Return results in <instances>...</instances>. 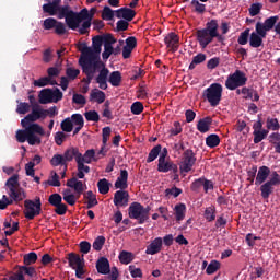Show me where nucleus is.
Instances as JSON below:
<instances>
[{
    "instance_id": "obj_1",
    "label": "nucleus",
    "mask_w": 280,
    "mask_h": 280,
    "mask_svg": "<svg viewBox=\"0 0 280 280\" xmlns=\"http://www.w3.org/2000/svg\"><path fill=\"white\" fill-rule=\"evenodd\" d=\"M86 56L88 57L79 59V65L82 68L83 73L86 75V78L82 79V82H84V84H91L95 75V71L101 69L98 71V75L96 77V84H98L102 91H106V89H108V74L110 73V70H108L106 65H104L102 61H89V58H91V52H86Z\"/></svg>"
},
{
    "instance_id": "obj_2",
    "label": "nucleus",
    "mask_w": 280,
    "mask_h": 280,
    "mask_svg": "<svg viewBox=\"0 0 280 280\" xmlns=\"http://www.w3.org/2000/svg\"><path fill=\"white\" fill-rule=\"evenodd\" d=\"M7 195L2 196V199H0V209L3 211L4 209H8L9 205H19V202H22V200H25L27 198V192H25V189L21 187V184L19 183V174L12 175L7 182Z\"/></svg>"
},
{
    "instance_id": "obj_3",
    "label": "nucleus",
    "mask_w": 280,
    "mask_h": 280,
    "mask_svg": "<svg viewBox=\"0 0 280 280\" xmlns=\"http://www.w3.org/2000/svg\"><path fill=\"white\" fill-rule=\"evenodd\" d=\"M15 133V139L18 143H25L27 141L28 145H40L43 140L40 137H45V129L40 125H31L30 127H23Z\"/></svg>"
},
{
    "instance_id": "obj_4",
    "label": "nucleus",
    "mask_w": 280,
    "mask_h": 280,
    "mask_svg": "<svg viewBox=\"0 0 280 280\" xmlns=\"http://www.w3.org/2000/svg\"><path fill=\"white\" fill-rule=\"evenodd\" d=\"M102 45H104V39L102 35H96L92 38V47H83L81 49V57L80 58H88L89 62H102L100 60V54H102ZM91 52V57L86 54Z\"/></svg>"
},
{
    "instance_id": "obj_5",
    "label": "nucleus",
    "mask_w": 280,
    "mask_h": 280,
    "mask_svg": "<svg viewBox=\"0 0 280 280\" xmlns=\"http://www.w3.org/2000/svg\"><path fill=\"white\" fill-rule=\"evenodd\" d=\"M67 187H70V189H74V192L77 194L78 197H75L74 194L65 196V202L67 205H70V207H73L80 196L84 194V190L86 189V184H84L82 180H79L78 177H72L67 180Z\"/></svg>"
},
{
    "instance_id": "obj_6",
    "label": "nucleus",
    "mask_w": 280,
    "mask_h": 280,
    "mask_svg": "<svg viewBox=\"0 0 280 280\" xmlns=\"http://www.w3.org/2000/svg\"><path fill=\"white\" fill-rule=\"evenodd\" d=\"M129 218L138 220L139 224H145L150 220V207H143L140 202H132L128 208Z\"/></svg>"
},
{
    "instance_id": "obj_7",
    "label": "nucleus",
    "mask_w": 280,
    "mask_h": 280,
    "mask_svg": "<svg viewBox=\"0 0 280 280\" xmlns=\"http://www.w3.org/2000/svg\"><path fill=\"white\" fill-rule=\"evenodd\" d=\"M222 84L212 83L203 91V97L207 100V102H209L210 106L215 108V106H219L220 102H222Z\"/></svg>"
},
{
    "instance_id": "obj_8",
    "label": "nucleus",
    "mask_w": 280,
    "mask_h": 280,
    "mask_svg": "<svg viewBox=\"0 0 280 280\" xmlns=\"http://www.w3.org/2000/svg\"><path fill=\"white\" fill-rule=\"evenodd\" d=\"M248 82V77L242 70H235L234 73L230 74L225 80V86L229 91H235L240 86H246Z\"/></svg>"
},
{
    "instance_id": "obj_9",
    "label": "nucleus",
    "mask_w": 280,
    "mask_h": 280,
    "mask_svg": "<svg viewBox=\"0 0 280 280\" xmlns=\"http://www.w3.org/2000/svg\"><path fill=\"white\" fill-rule=\"evenodd\" d=\"M24 217L26 220H34L36 215H40L43 211V202H40V197H35V201L32 199H26L24 201Z\"/></svg>"
},
{
    "instance_id": "obj_10",
    "label": "nucleus",
    "mask_w": 280,
    "mask_h": 280,
    "mask_svg": "<svg viewBox=\"0 0 280 280\" xmlns=\"http://www.w3.org/2000/svg\"><path fill=\"white\" fill-rule=\"evenodd\" d=\"M198 159L196 158V154L194 153V150L186 149L184 153L182 154V161L179 163V171L182 174H189L194 170V165H196V162Z\"/></svg>"
},
{
    "instance_id": "obj_11",
    "label": "nucleus",
    "mask_w": 280,
    "mask_h": 280,
    "mask_svg": "<svg viewBox=\"0 0 280 280\" xmlns=\"http://www.w3.org/2000/svg\"><path fill=\"white\" fill-rule=\"evenodd\" d=\"M89 19V9H82L80 12L72 11L68 18H66V25L69 30H78L82 21Z\"/></svg>"
},
{
    "instance_id": "obj_12",
    "label": "nucleus",
    "mask_w": 280,
    "mask_h": 280,
    "mask_svg": "<svg viewBox=\"0 0 280 280\" xmlns=\"http://www.w3.org/2000/svg\"><path fill=\"white\" fill-rule=\"evenodd\" d=\"M38 119H43V116L40 114V105H34L31 114L26 115L21 120V126L22 128H30V126L37 125L34 121H38Z\"/></svg>"
},
{
    "instance_id": "obj_13",
    "label": "nucleus",
    "mask_w": 280,
    "mask_h": 280,
    "mask_svg": "<svg viewBox=\"0 0 280 280\" xmlns=\"http://www.w3.org/2000/svg\"><path fill=\"white\" fill-rule=\"evenodd\" d=\"M196 38L199 47H201V49H207V47L213 43V33H210L205 28H200L196 31Z\"/></svg>"
},
{
    "instance_id": "obj_14",
    "label": "nucleus",
    "mask_w": 280,
    "mask_h": 280,
    "mask_svg": "<svg viewBox=\"0 0 280 280\" xmlns=\"http://www.w3.org/2000/svg\"><path fill=\"white\" fill-rule=\"evenodd\" d=\"M164 43H165L166 47L170 49V51H172L174 54V52L178 51V47H179L178 44L180 43V37H178V35H176V33L171 32L164 38Z\"/></svg>"
},
{
    "instance_id": "obj_15",
    "label": "nucleus",
    "mask_w": 280,
    "mask_h": 280,
    "mask_svg": "<svg viewBox=\"0 0 280 280\" xmlns=\"http://www.w3.org/2000/svg\"><path fill=\"white\" fill-rule=\"evenodd\" d=\"M130 201V194L126 190H117L114 194V205L115 207H128Z\"/></svg>"
},
{
    "instance_id": "obj_16",
    "label": "nucleus",
    "mask_w": 280,
    "mask_h": 280,
    "mask_svg": "<svg viewBox=\"0 0 280 280\" xmlns=\"http://www.w3.org/2000/svg\"><path fill=\"white\" fill-rule=\"evenodd\" d=\"M158 172L167 174V172H173V174H178V165L172 161L159 160Z\"/></svg>"
},
{
    "instance_id": "obj_17",
    "label": "nucleus",
    "mask_w": 280,
    "mask_h": 280,
    "mask_svg": "<svg viewBox=\"0 0 280 280\" xmlns=\"http://www.w3.org/2000/svg\"><path fill=\"white\" fill-rule=\"evenodd\" d=\"M163 250V238L155 237L145 249V255H159V253Z\"/></svg>"
},
{
    "instance_id": "obj_18",
    "label": "nucleus",
    "mask_w": 280,
    "mask_h": 280,
    "mask_svg": "<svg viewBox=\"0 0 280 280\" xmlns=\"http://www.w3.org/2000/svg\"><path fill=\"white\" fill-rule=\"evenodd\" d=\"M275 187H278L277 184L270 182V179L260 184L261 198L264 200H268V198H270V196H272V194H275Z\"/></svg>"
},
{
    "instance_id": "obj_19",
    "label": "nucleus",
    "mask_w": 280,
    "mask_h": 280,
    "mask_svg": "<svg viewBox=\"0 0 280 280\" xmlns=\"http://www.w3.org/2000/svg\"><path fill=\"white\" fill-rule=\"evenodd\" d=\"M270 176V167L260 166L256 174L255 185L259 187V185H264V183L268 182V177Z\"/></svg>"
},
{
    "instance_id": "obj_20",
    "label": "nucleus",
    "mask_w": 280,
    "mask_h": 280,
    "mask_svg": "<svg viewBox=\"0 0 280 280\" xmlns=\"http://www.w3.org/2000/svg\"><path fill=\"white\" fill-rule=\"evenodd\" d=\"M117 19H124L125 21H133L135 16H137V12L130 8H120L115 11Z\"/></svg>"
},
{
    "instance_id": "obj_21",
    "label": "nucleus",
    "mask_w": 280,
    "mask_h": 280,
    "mask_svg": "<svg viewBox=\"0 0 280 280\" xmlns=\"http://www.w3.org/2000/svg\"><path fill=\"white\" fill-rule=\"evenodd\" d=\"M114 187L120 190L128 189V172L126 170H120V175L117 177Z\"/></svg>"
},
{
    "instance_id": "obj_22",
    "label": "nucleus",
    "mask_w": 280,
    "mask_h": 280,
    "mask_svg": "<svg viewBox=\"0 0 280 280\" xmlns=\"http://www.w3.org/2000/svg\"><path fill=\"white\" fill-rule=\"evenodd\" d=\"M96 270L98 275H110V261H108V258L101 257L96 261Z\"/></svg>"
},
{
    "instance_id": "obj_23",
    "label": "nucleus",
    "mask_w": 280,
    "mask_h": 280,
    "mask_svg": "<svg viewBox=\"0 0 280 280\" xmlns=\"http://www.w3.org/2000/svg\"><path fill=\"white\" fill-rule=\"evenodd\" d=\"M213 125V118L211 116H207L205 118L199 119L197 122V130L205 135V132H209L211 130V126Z\"/></svg>"
},
{
    "instance_id": "obj_24",
    "label": "nucleus",
    "mask_w": 280,
    "mask_h": 280,
    "mask_svg": "<svg viewBox=\"0 0 280 280\" xmlns=\"http://www.w3.org/2000/svg\"><path fill=\"white\" fill-rule=\"evenodd\" d=\"M80 156H81L80 149L73 148V147L69 148L63 153V159H66V163H71L73 159L78 163V160L80 161Z\"/></svg>"
},
{
    "instance_id": "obj_25",
    "label": "nucleus",
    "mask_w": 280,
    "mask_h": 280,
    "mask_svg": "<svg viewBox=\"0 0 280 280\" xmlns=\"http://www.w3.org/2000/svg\"><path fill=\"white\" fill-rule=\"evenodd\" d=\"M60 0H52V2H48L43 5V11L50 16H56L58 14V5H60Z\"/></svg>"
},
{
    "instance_id": "obj_26",
    "label": "nucleus",
    "mask_w": 280,
    "mask_h": 280,
    "mask_svg": "<svg viewBox=\"0 0 280 280\" xmlns=\"http://www.w3.org/2000/svg\"><path fill=\"white\" fill-rule=\"evenodd\" d=\"M68 261H69V266H70V268H72V270L84 265V258H81L80 255H78L75 253L68 254Z\"/></svg>"
},
{
    "instance_id": "obj_27",
    "label": "nucleus",
    "mask_w": 280,
    "mask_h": 280,
    "mask_svg": "<svg viewBox=\"0 0 280 280\" xmlns=\"http://www.w3.org/2000/svg\"><path fill=\"white\" fill-rule=\"evenodd\" d=\"M242 95L243 100H252V102H259V93H257V90L244 86L242 88Z\"/></svg>"
},
{
    "instance_id": "obj_28",
    "label": "nucleus",
    "mask_w": 280,
    "mask_h": 280,
    "mask_svg": "<svg viewBox=\"0 0 280 280\" xmlns=\"http://www.w3.org/2000/svg\"><path fill=\"white\" fill-rule=\"evenodd\" d=\"M54 102L52 98V90L47 88L39 92V104H51Z\"/></svg>"
},
{
    "instance_id": "obj_29",
    "label": "nucleus",
    "mask_w": 280,
    "mask_h": 280,
    "mask_svg": "<svg viewBox=\"0 0 280 280\" xmlns=\"http://www.w3.org/2000/svg\"><path fill=\"white\" fill-rule=\"evenodd\" d=\"M84 200H86V209H93V207H97V196L93 194L92 190H89L83 195Z\"/></svg>"
},
{
    "instance_id": "obj_30",
    "label": "nucleus",
    "mask_w": 280,
    "mask_h": 280,
    "mask_svg": "<svg viewBox=\"0 0 280 280\" xmlns=\"http://www.w3.org/2000/svg\"><path fill=\"white\" fill-rule=\"evenodd\" d=\"M50 165H52V167H58L60 165L61 167H65V172H67L68 164L62 154H55L50 160Z\"/></svg>"
},
{
    "instance_id": "obj_31",
    "label": "nucleus",
    "mask_w": 280,
    "mask_h": 280,
    "mask_svg": "<svg viewBox=\"0 0 280 280\" xmlns=\"http://www.w3.org/2000/svg\"><path fill=\"white\" fill-rule=\"evenodd\" d=\"M90 100L97 102V104H104L106 102V93L104 91L94 89L90 93Z\"/></svg>"
},
{
    "instance_id": "obj_32",
    "label": "nucleus",
    "mask_w": 280,
    "mask_h": 280,
    "mask_svg": "<svg viewBox=\"0 0 280 280\" xmlns=\"http://www.w3.org/2000/svg\"><path fill=\"white\" fill-rule=\"evenodd\" d=\"M249 45L254 49L261 47V45H264V37H261V35H258L257 33L253 32L249 35Z\"/></svg>"
},
{
    "instance_id": "obj_33",
    "label": "nucleus",
    "mask_w": 280,
    "mask_h": 280,
    "mask_svg": "<svg viewBox=\"0 0 280 280\" xmlns=\"http://www.w3.org/2000/svg\"><path fill=\"white\" fill-rule=\"evenodd\" d=\"M107 81L112 86H121V72L120 71H113L109 77H107Z\"/></svg>"
},
{
    "instance_id": "obj_34",
    "label": "nucleus",
    "mask_w": 280,
    "mask_h": 280,
    "mask_svg": "<svg viewBox=\"0 0 280 280\" xmlns=\"http://www.w3.org/2000/svg\"><path fill=\"white\" fill-rule=\"evenodd\" d=\"M118 259L120 264L128 266V264H132V261L135 260V254H132L131 252L122 250L120 252Z\"/></svg>"
},
{
    "instance_id": "obj_35",
    "label": "nucleus",
    "mask_w": 280,
    "mask_h": 280,
    "mask_svg": "<svg viewBox=\"0 0 280 280\" xmlns=\"http://www.w3.org/2000/svg\"><path fill=\"white\" fill-rule=\"evenodd\" d=\"M77 178H84V174H89V172H91V167L89 165H84V162H82V160H78L77 161Z\"/></svg>"
},
{
    "instance_id": "obj_36",
    "label": "nucleus",
    "mask_w": 280,
    "mask_h": 280,
    "mask_svg": "<svg viewBox=\"0 0 280 280\" xmlns=\"http://www.w3.org/2000/svg\"><path fill=\"white\" fill-rule=\"evenodd\" d=\"M175 218L177 222H182V220H185V213L187 212V206L185 203H178L175 206Z\"/></svg>"
},
{
    "instance_id": "obj_37",
    "label": "nucleus",
    "mask_w": 280,
    "mask_h": 280,
    "mask_svg": "<svg viewBox=\"0 0 280 280\" xmlns=\"http://www.w3.org/2000/svg\"><path fill=\"white\" fill-rule=\"evenodd\" d=\"M71 13H73V10H71V7H69V5H63L62 7L60 4L57 5V16H58V19H65V21H66V19Z\"/></svg>"
},
{
    "instance_id": "obj_38",
    "label": "nucleus",
    "mask_w": 280,
    "mask_h": 280,
    "mask_svg": "<svg viewBox=\"0 0 280 280\" xmlns=\"http://www.w3.org/2000/svg\"><path fill=\"white\" fill-rule=\"evenodd\" d=\"M97 188L100 194H102L103 196H106V194L110 191V183L106 178L100 179L97 182Z\"/></svg>"
},
{
    "instance_id": "obj_39",
    "label": "nucleus",
    "mask_w": 280,
    "mask_h": 280,
    "mask_svg": "<svg viewBox=\"0 0 280 280\" xmlns=\"http://www.w3.org/2000/svg\"><path fill=\"white\" fill-rule=\"evenodd\" d=\"M206 145L211 149L218 148V145H220V136L215 133L209 135L206 138Z\"/></svg>"
},
{
    "instance_id": "obj_40",
    "label": "nucleus",
    "mask_w": 280,
    "mask_h": 280,
    "mask_svg": "<svg viewBox=\"0 0 280 280\" xmlns=\"http://www.w3.org/2000/svg\"><path fill=\"white\" fill-rule=\"evenodd\" d=\"M39 112L42 114V119H46L47 117H56V115H58V108L56 106L44 109L43 106L39 105Z\"/></svg>"
},
{
    "instance_id": "obj_41",
    "label": "nucleus",
    "mask_w": 280,
    "mask_h": 280,
    "mask_svg": "<svg viewBox=\"0 0 280 280\" xmlns=\"http://www.w3.org/2000/svg\"><path fill=\"white\" fill-rule=\"evenodd\" d=\"M162 148L163 147H161V144H158L153 149H151L147 159V163H152L153 161H156V159H159V154H161Z\"/></svg>"
},
{
    "instance_id": "obj_42",
    "label": "nucleus",
    "mask_w": 280,
    "mask_h": 280,
    "mask_svg": "<svg viewBox=\"0 0 280 280\" xmlns=\"http://www.w3.org/2000/svg\"><path fill=\"white\" fill-rule=\"evenodd\" d=\"M205 60H207V55L199 52L197 56L192 58V61L189 65V70L194 71V69H196V65H202Z\"/></svg>"
},
{
    "instance_id": "obj_43",
    "label": "nucleus",
    "mask_w": 280,
    "mask_h": 280,
    "mask_svg": "<svg viewBox=\"0 0 280 280\" xmlns=\"http://www.w3.org/2000/svg\"><path fill=\"white\" fill-rule=\"evenodd\" d=\"M93 159H95V150L93 149L85 151L83 155L81 153L80 156V161L88 164L92 163Z\"/></svg>"
},
{
    "instance_id": "obj_44",
    "label": "nucleus",
    "mask_w": 280,
    "mask_h": 280,
    "mask_svg": "<svg viewBox=\"0 0 280 280\" xmlns=\"http://www.w3.org/2000/svg\"><path fill=\"white\" fill-rule=\"evenodd\" d=\"M24 266H32L35 261H38V255L34 252L25 254L23 257Z\"/></svg>"
},
{
    "instance_id": "obj_45",
    "label": "nucleus",
    "mask_w": 280,
    "mask_h": 280,
    "mask_svg": "<svg viewBox=\"0 0 280 280\" xmlns=\"http://www.w3.org/2000/svg\"><path fill=\"white\" fill-rule=\"evenodd\" d=\"M203 218L205 220H207L208 222H213L215 221V208L212 207H208L206 208L205 212H203Z\"/></svg>"
},
{
    "instance_id": "obj_46",
    "label": "nucleus",
    "mask_w": 280,
    "mask_h": 280,
    "mask_svg": "<svg viewBox=\"0 0 280 280\" xmlns=\"http://www.w3.org/2000/svg\"><path fill=\"white\" fill-rule=\"evenodd\" d=\"M115 19V11L110 9V7H104L102 12V20L103 21H113Z\"/></svg>"
},
{
    "instance_id": "obj_47",
    "label": "nucleus",
    "mask_w": 280,
    "mask_h": 280,
    "mask_svg": "<svg viewBox=\"0 0 280 280\" xmlns=\"http://www.w3.org/2000/svg\"><path fill=\"white\" fill-rule=\"evenodd\" d=\"M218 270H220V261L211 260L206 269V272H207V275H215V272H218Z\"/></svg>"
},
{
    "instance_id": "obj_48",
    "label": "nucleus",
    "mask_w": 280,
    "mask_h": 280,
    "mask_svg": "<svg viewBox=\"0 0 280 280\" xmlns=\"http://www.w3.org/2000/svg\"><path fill=\"white\" fill-rule=\"evenodd\" d=\"M61 130L63 132H73V121L71 120L70 117L61 121Z\"/></svg>"
},
{
    "instance_id": "obj_49",
    "label": "nucleus",
    "mask_w": 280,
    "mask_h": 280,
    "mask_svg": "<svg viewBox=\"0 0 280 280\" xmlns=\"http://www.w3.org/2000/svg\"><path fill=\"white\" fill-rule=\"evenodd\" d=\"M280 129L279 119L267 118V130H273L277 132Z\"/></svg>"
},
{
    "instance_id": "obj_50",
    "label": "nucleus",
    "mask_w": 280,
    "mask_h": 280,
    "mask_svg": "<svg viewBox=\"0 0 280 280\" xmlns=\"http://www.w3.org/2000/svg\"><path fill=\"white\" fill-rule=\"evenodd\" d=\"M249 36H250V28H246L245 31H243L237 38L238 45H247Z\"/></svg>"
},
{
    "instance_id": "obj_51",
    "label": "nucleus",
    "mask_w": 280,
    "mask_h": 280,
    "mask_svg": "<svg viewBox=\"0 0 280 280\" xmlns=\"http://www.w3.org/2000/svg\"><path fill=\"white\" fill-rule=\"evenodd\" d=\"M104 244H106V237L104 236H97L94 242H93V248L94 250H102V248H104Z\"/></svg>"
},
{
    "instance_id": "obj_52",
    "label": "nucleus",
    "mask_w": 280,
    "mask_h": 280,
    "mask_svg": "<svg viewBox=\"0 0 280 280\" xmlns=\"http://www.w3.org/2000/svg\"><path fill=\"white\" fill-rule=\"evenodd\" d=\"M277 21H279V16H271L266 19L262 25L267 28V32H270L277 25Z\"/></svg>"
},
{
    "instance_id": "obj_53",
    "label": "nucleus",
    "mask_w": 280,
    "mask_h": 280,
    "mask_svg": "<svg viewBox=\"0 0 280 280\" xmlns=\"http://www.w3.org/2000/svg\"><path fill=\"white\" fill-rule=\"evenodd\" d=\"M218 27V20H211L210 22H207L206 27L203 30H206V32H210L213 35L217 34Z\"/></svg>"
},
{
    "instance_id": "obj_54",
    "label": "nucleus",
    "mask_w": 280,
    "mask_h": 280,
    "mask_svg": "<svg viewBox=\"0 0 280 280\" xmlns=\"http://www.w3.org/2000/svg\"><path fill=\"white\" fill-rule=\"evenodd\" d=\"M48 202H49V205H51L52 207H57L58 205H61V202H62V196H60V194H58V192H55V194H52V195L49 196Z\"/></svg>"
},
{
    "instance_id": "obj_55",
    "label": "nucleus",
    "mask_w": 280,
    "mask_h": 280,
    "mask_svg": "<svg viewBox=\"0 0 280 280\" xmlns=\"http://www.w3.org/2000/svg\"><path fill=\"white\" fill-rule=\"evenodd\" d=\"M86 121H100V114L96 110H89L84 113Z\"/></svg>"
},
{
    "instance_id": "obj_56",
    "label": "nucleus",
    "mask_w": 280,
    "mask_h": 280,
    "mask_svg": "<svg viewBox=\"0 0 280 280\" xmlns=\"http://www.w3.org/2000/svg\"><path fill=\"white\" fill-rule=\"evenodd\" d=\"M70 119L74 126L84 127V117L82 114H72Z\"/></svg>"
},
{
    "instance_id": "obj_57",
    "label": "nucleus",
    "mask_w": 280,
    "mask_h": 280,
    "mask_svg": "<svg viewBox=\"0 0 280 280\" xmlns=\"http://www.w3.org/2000/svg\"><path fill=\"white\" fill-rule=\"evenodd\" d=\"M49 82H51V79L49 77L39 78L38 80L34 81V86H38L39 89H43V86H49Z\"/></svg>"
},
{
    "instance_id": "obj_58",
    "label": "nucleus",
    "mask_w": 280,
    "mask_h": 280,
    "mask_svg": "<svg viewBox=\"0 0 280 280\" xmlns=\"http://www.w3.org/2000/svg\"><path fill=\"white\" fill-rule=\"evenodd\" d=\"M132 115H141L143 113V103L137 101L131 105Z\"/></svg>"
},
{
    "instance_id": "obj_59",
    "label": "nucleus",
    "mask_w": 280,
    "mask_h": 280,
    "mask_svg": "<svg viewBox=\"0 0 280 280\" xmlns=\"http://www.w3.org/2000/svg\"><path fill=\"white\" fill-rule=\"evenodd\" d=\"M205 185V177H200L198 179H195L191 183L190 189L191 191H199L201 187Z\"/></svg>"
},
{
    "instance_id": "obj_60",
    "label": "nucleus",
    "mask_w": 280,
    "mask_h": 280,
    "mask_svg": "<svg viewBox=\"0 0 280 280\" xmlns=\"http://www.w3.org/2000/svg\"><path fill=\"white\" fill-rule=\"evenodd\" d=\"M112 132L113 130L110 129V127H104L102 129V141L104 147L108 143V139H110Z\"/></svg>"
},
{
    "instance_id": "obj_61",
    "label": "nucleus",
    "mask_w": 280,
    "mask_h": 280,
    "mask_svg": "<svg viewBox=\"0 0 280 280\" xmlns=\"http://www.w3.org/2000/svg\"><path fill=\"white\" fill-rule=\"evenodd\" d=\"M267 28L261 22L256 23V34L260 36L261 38H266Z\"/></svg>"
},
{
    "instance_id": "obj_62",
    "label": "nucleus",
    "mask_w": 280,
    "mask_h": 280,
    "mask_svg": "<svg viewBox=\"0 0 280 280\" xmlns=\"http://www.w3.org/2000/svg\"><path fill=\"white\" fill-rule=\"evenodd\" d=\"M66 75L67 78H69V80H75V78L80 75V69L67 68Z\"/></svg>"
},
{
    "instance_id": "obj_63",
    "label": "nucleus",
    "mask_w": 280,
    "mask_h": 280,
    "mask_svg": "<svg viewBox=\"0 0 280 280\" xmlns=\"http://www.w3.org/2000/svg\"><path fill=\"white\" fill-rule=\"evenodd\" d=\"M58 23V20L48 18L44 21V30H54Z\"/></svg>"
},
{
    "instance_id": "obj_64",
    "label": "nucleus",
    "mask_w": 280,
    "mask_h": 280,
    "mask_svg": "<svg viewBox=\"0 0 280 280\" xmlns=\"http://www.w3.org/2000/svg\"><path fill=\"white\" fill-rule=\"evenodd\" d=\"M261 8H264V4L261 3H253L249 8V14L250 16H257L259 12H261Z\"/></svg>"
}]
</instances>
